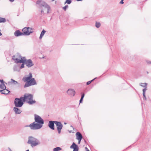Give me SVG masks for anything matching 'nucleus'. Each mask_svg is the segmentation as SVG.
<instances>
[{
  "label": "nucleus",
  "mask_w": 151,
  "mask_h": 151,
  "mask_svg": "<svg viewBox=\"0 0 151 151\" xmlns=\"http://www.w3.org/2000/svg\"><path fill=\"white\" fill-rule=\"evenodd\" d=\"M35 122L31 124L27 127H29L32 129H37L40 128L44 123L43 119L37 115H35Z\"/></svg>",
  "instance_id": "f257e3e1"
},
{
  "label": "nucleus",
  "mask_w": 151,
  "mask_h": 151,
  "mask_svg": "<svg viewBox=\"0 0 151 151\" xmlns=\"http://www.w3.org/2000/svg\"><path fill=\"white\" fill-rule=\"evenodd\" d=\"M12 59L16 63H24L28 67H30L33 65V63L31 60H26L25 57H21L18 55H14Z\"/></svg>",
  "instance_id": "f03ea898"
},
{
  "label": "nucleus",
  "mask_w": 151,
  "mask_h": 151,
  "mask_svg": "<svg viewBox=\"0 0 151 151\" xmlns=\"http://www.w3.org/2000/svg\"><path fill=\"white\" fill-rule=\"evenodd\" d=\"M32 74L30 73L28 76L24 77L22 79V80L26 82L24 86V87H29L36 84V82L34 78H32Z\"/></svg>",
  "instance_id": "7ed1b4c3"
},
{
  "label": "nucleus",
  "mask_w": 151,
  "mask_h": 151,
  "mask_svg": "<svg viewBox=\"0 0 151 151\" xmlns=\"http://www.w3.org/2000/svg\"><path fill=\"white\" fill-rule=\"evenodd\" d=\"M36 3L40 5V8L41 9V14H45L49 13L50 8L46 3L42 0H39L37 1Z\"/></svg>",
  "instance_id": "20e7f679"
},
{
  "label": "nucleus",
  "mask_w": 151,
  "mask_h": 151,
  "mask_svg": "<svg viewBox=\"0 0 151 151\" xmlns=\"http://www.w3.org/2000/svg\"><path fill=\"white\" fill-rule=\"evenodd\" d=\"M33 96L30 94H25L23 97H21L23 101L26 102L30 104H32L35 103L36 101L32 99Z\"/></svg>",
  "instance_id": "39448f33"
},
{
  "label": "nucleus",
  "mask_w": 151,
  "mask_h": 151,
  "mask_svg": "<svg viewBox=\"0 0 151 151\" xmlns=\"http://www.w3.org/2000/svg\"><path fill=\"white\" fill-rule=\"evenodd\" d=\"M27 143L30 144L32 147H33L39 145L40 142L36 138L32 136H29L28 137Z\"/></svg>",
  "instance_id": "423d86ee"
},
{
  "label": "nucleus",
  "mask_w": 151,
  "mask_h": 151,
  "mask_svg": "<svg viewBox=\"0 0 151 151\" xmlns=\"http://www.w3.org/2000/svg\"><path fill=\"white\" fill-rule=\"evenodd\" d=\"M23 35H28L33 32L32 29L30 27H24L22 30Z\"/></svg>",
  "instance_id": "0eeeda50"
},
{
  "label": "nucleus",
  "mask_w": 151,
  "mask_h": 151,
  "mask_svg": "<svg viewBox=\"0 0 151 151\" xmlns=\"http://www.w3.org/2000/svg\"><path fill=\"white\" fill-rule=\"evenodd\" d=\"M23 102L22 99H20L16 98L15 99L14 104L15 106L17 107H21L23 104Z\"/></svg>",
  "instance_id": "6e6552de"
},
{
  "label": "nucleus",
  "mask_w": 151,
  "mask_h": 151,
  "mask_svg": "<svg viewBox=\"0 0 151 151\" xmlns=\"http://www.w3.org/2000/svg\"><path fill=\"white\" fill-rule=\"evenodd\" d=\"M54 122L55 124L56 125L58 133L60 134L61 132V130L62 128L63 125L60 122H58L57 121H55Z\"/></svg>",
  "instance_id": "1a4fd4ad"
},
{
  "label": "nucleus",
  "mask_w": 151,
  "mask_h": 151,
  "mask_svg": "<svg viewBox=\"0 0 151 151\" xmlns=\"http://www.w3.org/2000/svg\"><path fill=\"white\" fill-rule=\"evenodd\" d=\"M71 148L73 149V151H78V147L74 142H73L72 145L70 147Z\"/></svg>",
  "instance_id": "9d476101"
},
{
  "label": "nucleus",
  "mask_w": 151,
  "mask_h": 151,
  "mask_svg": "<svg viewBox=\"0 0 151 151\" xmlns=\"http://www.w3.org/2000/svg\"><path fill=\"white\" fill-rule=\"evenodd\" d=\"M67 93L69 95L73 96L75 94V91L72 89H70L68 90Z\"/></svg>",
  "instance_id": "9b49d317"
},
{
  "label": "nucleus",
  "mask_w": 151,
  "mask_h": 151,
  "mask_svg": "<svg viewBox=\"0 0 151 151\" xmlns=\"http://www.w3.org/2000/svg\"><path fill=\"white\" fill-rule=\"evenodd\" d=\"M55 121H50L49 122L48 126L51 129L54 130V123Z\"/></svg>",
  "instance_id": "f8f14e48"
},
{
  "label": "nucleus",
  "mask_w": 151,
  "mask_h": 151,
  "mask_svg": "<svg viewBox=\"0 0 151 151\" xmlns=\"http://www.w3.org/2000/svg\"><path fill=\"white\" fill-rule=\"evenodd\" d=\"M2 89V90H0V92L2 94H7L10 92L9 91L6 89V88Z\"/></svg>",
  "instance_id": "ddd939ff"
},
{
  "label": "nucleus",
  "mask_w": 151,
  "mask_h": 151,
  "mask_svg": "<svg viewBox=\"0 0 151 151\" xmlns=\"http://www.w3.org/2000/svg\"><path fill=\"white\" fill-rule=\"evenodd\" d=\"M14 35L16 37L20 36L23 35L22 32L19 30H17L14 33Z\"/></svg>",
  "instance_id": "4468645a"
},
{
  "label": "nucleus",
  "mask_w": 151,
  "mask_h": 151,
  "mask_svg": "<svg viewBox=\"0 0 151 151\" xmlns=\"http://www.w3.org/2000/svg\"><path fill=\"white\" fill-rule=\"evenodd\" d=\"M0 88L1 89L6 88V87L4 83L3 80H0Z\"/></svg>",
  "instance_id": "2eb2a0df"
},
{
  "label": "nucleus",
  "mask_w": 151,
  "mask_h": 151,
  "mask_svg": "<svg viewBox=\"0 0 151 151\" xmlns=\"http://www.w3.org/2000/svg\"><path fill=\"white\" fill-rule=\"evenodd\" d=\"M76 138L77 139H82V136L80 132H77L76 134Z\"/></svg>",
  "instance_id": "dca6fc26"
},
{
  "label": "nucleus",
  "mask_w": 151,
  "mask_h": 151,
  "mask_svg": "<svg viewBox=\"0 0 151 151\" xmlns=\"http://www.w3.org/2000/svg\"><path fill=\"white\" fill-rule=\"evenodd\" d=\"M14 110L16 114H20L21 112V111L20 109L18 108L14 107Z\"/></svg>",
  "instance_id": "f3484780"
},
{
  "label": "nucleus",
  "mask_w": 151,
  "mask_h": 151,
  "mask_svg": "<svg viewBox=\"0 0 151 151\" xmlns=\"http://www.w3.org/2000/svg\"><path fill=\"white\" fill-rule=\"evenodd\" d=\"M45 32H46V31H45V30H43L42 31V32H41V33L40 36V39H41L42 38V37L44 35L45 33Z\"/></svg>",
  "instance_id": "a211bd4d"
},
{
  "label": "nucleus",
  "mask_w": 151,
  "mask_h": 151,
  "mask_svg": "<svg viewBox=\"0 0 151 151\" xmlns=\"http://www.w3.org/2000/svg\"><path fill=\"white\" fill-rule=\"evenodd\" d=\"M6 22V19L5 18L0 17V23L4 22Z\"/></svg>",
  "instance_id": "6ab92c4d"
},
{
  "label": "nucleus",
  "mask_w": 151,
  "mask_h": 151,
  "mask_svg": "<svg viewBox=\"0 0 151 151\" xmlns=\"http://www.w3.org/2000/svg\"><path fill=\"white\" fill-rule=\"evenodd\" d=\"M61 150V148L60 147H57L53 149L54 151H59Z\"/></svg>",
  "instance_id": "aec40b11"
},
{
  "label": "nucleus",
  "mask_w": 151,
  "mask_h": 151,
  "mask_svg": "<svg viewBox=\"0 0 151 151\" xmlns=\"http://www.w3.org/2000/svg\"><path fill=\"white\" fill-rule=\"evenodd\" d=\"M84 96V93H82V96L80 100V103H81L82 102V101L83 99Z\"/></svg>",
  "instance_id": "412c9836"
},
{
  "label": "nucleus",
  "mask_w": 151,
  "mask_h": 151,
  "mask_svg": "<svg viewBox=\"0 0 151 151\" xmlns=\"http://www.w3.org/2000/svg\"><path fill=\"white\" fill-rule=\"evenodd\" d=\"M101 24L100 23L97 22H96V26L97 28H99L100 27Z\"/></svg>",
  "instance_id": "4be33fe9"
},
{
  "label": "nucleus",
  "mask_w": 151,
  "mask_h": 151,
  "mask_svg": "<svg viewBox=\"0 0 151 151\" xmlns=\"http://www.w3.org/2000/svg\"><path fill=\"white\" fill-rule=\"evenodd\" d=\"M140 85L142 87H145L147 85V84L146 83H141Z\"/></svg>",
  "instance_id": "5701e85b"
},
{
  "label": "nucleus",
  "mask_w": 151,
  "mask_h": 151,
  "mask_svg": "<svg viewBox=\"0 0 151 151\" xmlns=\"http://www.w3.org/2000/svg\"><path fill=\"white\" fill-rule=\"evenodd\" d=\"M96 78H95L94 79H93L91 81H88V82H87L86 83V84L87 85H89V84H90Z\"/></svg>",
  "instance_id": "b1692460"
},
{
  "label": "nucleus",
  "mask_w": 151,
  "mask_h": 151,
  "mask_svg": "<svg viewBox=\"0 0 151 151\" xmlns=\"http://www.w3.org/2000/svg\"><path fill=\"white\" fill-rule=\"evenodd\" d=\"M71 2V1L70 0H66V3H67L68 4H70Z\"/></svg>",
  "instance_id": "393cba45"
},
{
  "label": "nucleus",
  "mask_w": 151,
  "mask_h": 151,
  "mask_svg": "<svg viewBox=\"0 0 151 151\" xmlns=\"http://www.w3.org/2000/svg\"><path fill=\"white\" fill-rule=\"evenodd\" d=\"M68 6L67 5L65 6L64 7H63V9L65 11L66 10V9L67 8H68Z\"/></svg>",
  "instance_id": "a878e982"
},
{
  "label": "nucleus",
  "mask_w": 151,
  "mask_h": 151,
  "mask_svg": "<svg viewBox=\"0 0 151 151\" xmlns=\"http://www.w3.org/2000/svg\"><path fill=\"white\" fill-rule=\"evenodd\" d=\"M146 88H145L144 89H143V96H145V91H146Z\"/></svg>",
  "instance_id": "bb28decb"
},
{
  "label": "nucleus",
  "mask_w": 151,
  "mask_h": 151,
  "mask_svg": "<svg viewBox=\"0 0 151 151\" xmlns=\"http://www.w3.org/2000/svg\"><path fill=\"white\" fill-rule=\"evenodd\" d=\"M11 81L13 83H14V84L17 83L16 81H15L12 79H11Z\"/></svg>",
  "instance_id": "cd10ccee"
},
{
  "label": "nucleus",
  "mask_w": 151,
  "mask_h": 151,
  "mask_svg": "<svg viewBox=\"0 0 151 151\" xmlns=\"http://www.w3.org/2000/svg\"><path fill=\"white\" fill-rule=\"evenodd\" d=\"M24 64L23 63L22 64L21 67H20V68H24Z\"/></svg>",
  "instance_id": "c85d7f7f"
},
{
  "label": "nucleus",
  "mask_w": 151,
  "mask_h": 151,
  "mask_svg": "<svg viewBox=\"0 0 151 151\" xmlns=\"http://www.w3.org/2000/svg\"><path fill=\"white\" fill-rule=\"evenodd\" d=\"M82 139H78L77 140H78V144H80L81 142V141Z\"/></svg>",
  "instance_id": "c756f323"
},
{
  "label": "nucleus",
  "mask_w": 151,
  "mask_h": 151,
  "mask_svg": "<svg viewBox=\"0 0 151 151\" xmlns=\"http://www.w3.org/2000/svg\"><path fill=\"white\" fill-rule=\"evenodd\" d=\"M123 1L124 0H121V1L120 2V3L121 4H123L124 3Z\"/></svg>",
  "instance_id": "7c9ffc66"
},
{
  "label": "nucleus",
  "mask_w": 151,
  "mask_h": 151,
  "mask_svg": "<svg viewBox=\"0 0 151 151\" xmlns=\"http://www.w3.org/2000/svg\"><path fill=\"white\" fill-rule=\"evenodd\" d=\"M85 149L86 150V151H90L88 149L87 147H85Z\"/></svg>",
  "instance_id": "2f4dec72"
},
{
  "label": "nucleus",
  "mask_w": 151,
  "mask_h": 151,
  "mask_svg": "<svg viewBox=\"0 0 151 151\" xmlns=\"http://www.w3.org/2000/svg\"><path fill=\"white\" fill-rule=\"evenodd\" d=\"M14 0H9V1H10L11 2H13V1Z\"/></svg>",
  "instance_id": "473e14b6"
},
{
  "label": "nucleus",
  "mask_w": 151,
  "mask_h": 151,
  "mask_svg": "<svg viewBox=\"0 0 151 151\" xmlns=\"http://www.w3.org/2000/svg\"><path fill=\"white\" fill-rule=\"evenodd\" d=\"M70 127L73 128V127L72 126H70Z\"/></svg>",
  "instance_id": "72a5a7b5"
}]
</instances>
